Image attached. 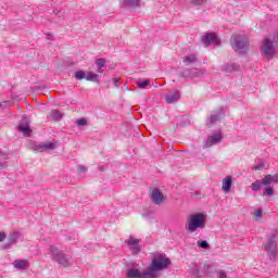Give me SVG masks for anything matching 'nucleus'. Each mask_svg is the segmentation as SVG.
<instances>
[{"instance_id":"f257e3e1","label":"nucleus","mask_w":278,"mask_h":278,"mask_svg":"<svg viewBox=\"0 0 278 278\" xmlns=\"http://www.w3.org/2000/svg\"><path fill=\"white\" fill-rule=\"evenodd\" d=\"M167 266H170V258L166 257V254H159L152 260L148 271L152 278H157L160 277V270L166 269Z\"/></svg>"},{"instance_id":"f03ea898","label":"nucleus","mask_w":278,"mask_h":278,"mask_svg":"<svg viewBox=\"0 0 278 278\" xmlns=\"http://www.w3.org/2000/svg\"><path fill=\"white\" fill-rule=\"evenodd\" d=\"M185 229L188 233H194L197 229H205V215L203 213H194L189 215Z\"/></svg>"},{"instance_id":"7ed1b4c3","label":"nucleus","mask_w":278,"mask_h":278,"mask_svg":"<svg viewBox=\"0 0 278 278\" xmlns=\"http://www.w3.org/2000/svg\"><path fill=\"white\" fill-rule=\"evenodd\" d=\"M49 251L52 262H55L60 266H63V268H70L71 256L64 254V252L60 251V249L53 245H50Z\"/></svg>"},{"instance_id":"20e7f679","label":"nucleus","mask_w":278,"mask_h":278,"mask_svg":"<svg viewBox=\"0 0 278 278\" xmlns=\"http://www.w3.org/2000/svg\"><path fill=\"white\" fill-rule=\"evenodd\" d=\"M264 249L270 260L277 258V235H273L267 244L264 245Z\"/></svg>"},{"instance_id":"39448f33","label":"nucleus","mask_w":278,"mask_h":278,"mask_svg":"<svg viewBox=\"0 0 278 278\" xmlns=\"http://www.w3.org/2000/svg\"><path fill=\"white\" fill-rule=\"evenodd\" d=\"M179 77H182L186 79H194L197 77H205V70H199L197 67L185 68L180 73Z\"/></svg>"},{"instance_id":"423d86ee","label":"nucleus","mask_w":278,"mask_h":278,"mask_svg":"<svg viewBox=\"0 0 278 278\" xmlns=\"http://www.w3.org/2000/svg\"><path fill=\"white\" fill-rule=\"evenodd\" d=\"M274 42L275 41H271L270 39L264 40L261 51L262 54L265 55V58H267V60H270V58H275V55H277V50H275Z\"/></svg>"},{"instance_id":"0eeeda50","label":"nucleus","mask_w":278,"mask_h":278,"mask_svg":"<svg viewBox=\"0 0 278 278\" xmlns=\"http://www.w3.org/2000/svg\"><path fill=\"white\" fill-rule=\"evenodd\" d=\"M28 148L31 151H38L39 153H42L43 151H53L55 149V143L53 142H36L33 141L29 143Z\"/></svg>"},{"instance_id":"6e6552de","label":"nucleus","mask_w":278,"mask_h":278,"mask_svg":"<svg viewBox=\"0 0 278 278\" xmlns=\"http://www.w3.org/2000/svg\"><path fill=\"white\" fill-rule=\"evenodd\" d=\"M230 42L233 51H242L247 49L249 45V39L242 38L240 36H232Z\"/></svg>"},{"instance_id":"1a4fd4ad","label":"nucleus","mask_w":278,"mask_h":278,"mask_svg":"<svg viewBox=\"0 0 278 278\" xmlns=\"http://www.w3.org/2000/svg\"><path fill=\"white\" fill-rule=\"evenodd\" d=\"M149 197L153 205H164V201H166L164 193L157 188H152Z\"/></svg>"},{"instance_id":"9d476101","label":"nucleus","mask_w":278,"mask_h":278,"mask_svg":"<svg viewBox=\"0 0 278 278\" xmlns=\"http://www.w3.org/2000/svg\"><path fill=\"white\" fill-rule=\"evenodd\" d=\"M127 278H152L149 269L147 268L146 271H140L138 268H130L126 274Z\"/></svg>"},{"instance_id":"9b49d317","label":"nucleus","mask_w":278,"mask_h":278,"mask_svg":"<svg viewBox=\"0 0 278 278\" xmlns=\"http://www.w3.org/2000/svg\"><path fill=\"white\" fill-rule=\"evenodd\" d=\"M201 40L205 47H210V45H220V39L216 36V33H208L203 36Z\"/></svg>"},{"instance_id":"f8f14e48","label":"nucleus","mask_w":278,"mask_h":278,"mask_svg":"<svg viewBox=\"0 0 278 278\" xmlns=\"http://www.w3.org/2000/svg\"><path fill=\"white\" fill-rule=\"evenodd\" d=\"M220 118H225V110L223 108H219V109L213 111L208 115V122L211 125H214V123H218V121H220Z\"/></svg>"},{"instance_id":"ddd939ff","label":"nucleus","mask_w":278,"mask_h":278,"mask_svg":"<svg viewBox=\"0 0 278 278\" xmlns=\"http://www.w3.org/2000/svg\"><path fill=\"white\" fill-rule=\"evenodd\" d=\"M124 242L129 247L135 255H138V253H140V240L134 237H129V239L125 240Z\"/></svg>"},{"instance_id":"4468645a","label":"nucleus","mask_w":278,"mask_h":278,"mask_svg":"<svg viewBox=\"0 0 278 278\" xmlns=\"http://www.w3.org/2000/svg\"><path fill=\"white\" fill-rule=\"evenodd\" d=\"M222 141H223V135L215 134L213 136H208V138L204 140V147L205 149H207L210 147H214V144H218Z\"/></svg>"},{"instance_id":"2eb2a0df","label":"nucleus","mask_w":278,"mask_h":278,"mask_svg":"<svg viewBox=\"0 0 278 278\" xmlns=\"http://www.w3.org/2000/svg\"><path fill=\"white\" fill-rule=\"evenodd\" d=\"M181 99V92L179 91H169V93L165 97L166 103H177Z\"/></svg>"},{"instance_id":"dca6fc26","label":"nucleus","mask_w":278,"mask_h":278,"mask_svg":"<svg viewBox=\"0 0 278 278\" xmlns=\"http://www.w3.org/2000/svg\"><path fill=\"white\" fill-rule=\"evenodd\" d=\"M18 130L24 134V136H28V134H31V128L29 127V121H27V118L22 119L18 125Z\"/></svg>"},{"instance_id":"f3484780","label":"nucleus","mask_w":278,"mask_h":278,"mask_svg":"<svg viewBox=\"0 0 278 278\" xmlns=\"http://www.w3.org/2000/svg\"><path fill=\"white\" fill-rule=\"evenodd\" d=\"M14 268L17 270H26V268H29V261L27 260H15L13 263Z\"/></svg>"},{"instance_id":"a211bd4d","label":"nucleus","mask_w":278,"mask_h":278,"mask_svg":"<svg viewBox=\"0 0 278 278\" xmlns=\"http://www.w3.org/2000/svg\"><path fill=\"white\" fill-rule=\"evenodd\" d=\"M18 238H21V232L18 231H13L9 238H8V244L5 245V249H10V247H12V244H16V242L18 241Z\"/></svg>"},{"instance_id":"6ab92c4d","label":"nucleus","mask_w":278,"mask_h":278,"mask_svg":"<svg viewBox=\"0 0 278 278\" xmlns=\"http://www.w3.org/2000/svg\"><path fill=\"white\" fill-rule=\"evenodd\" d=\"M231 184H233V177L227 176L223 179L222 188L224 192H229V190H231Z\"/></svg>"},{"instance_id":"aec40b11","label":"nucleus","mask_w":278,"mask_h":278,"mask_svg":"<svg viewBox=\"0 0 278 278\" xmlns=\"http://www.w3.org/2000/svg\"><path fill=\"white\" fill-rule=\"evenodd\" d=\"M222 68L226 73H233V71H238L240 68V65L236 63H227V64H224Z\"/></svg>"},{"instance_id":"412c9836","label":"nucleus","mask_w":278,"mask_h":278,"mask_svg":"<svg viewBox=\"0 0 278 278\" xmlns=\"http://www.w3.org/2000/svg\"><path fill=\"white\" fill-rule=\"evenodd\" d=\"M182 62L185 66H190V64H194V62H197V55L195 54L187 55L182 59Z\"/></svg>"},{"instance_id":"4be33fe9","label":"nucleus","mask_w":278,"mask_h":278,"mask_svg":"<svg viewBox=\"0 0 278 278\" xmlns=\"http://www.w3.org/2000/svg\"><path fill=\"white\" fill-rule=\"evenodd\" d=\"M123 5L126 8H138L140 7V0H124Z\"/></svg>"},{"instance_id":"5701e85b","label":"nucleus","mask_w":278,"mask_h":278,"mask_svg":"<svg viewBox=\"0 0 278 278\" xmlns=\"http://www.w3.org/2000/svg\"><path fill=\"white\" fill-rule=\"evenodd\" d=\"M50 116L52 117L53 121H62V117L64 115L58 110H52L50 113Z\"/></svg>"},{"instance_id":"b1692460","label":"nucleus","mask_w":278,"mask_h":278,"mask_svg":"<svg viewBox=\"0 0 278 278\" xmlns=\"http://www.w3.org/2000/svg\"><path fill=\"white\" fill-rule=\"evenodd\" d=\"M86 80L87 81H99V75L92 73V72H88L87 76H86Z\"/></svg>"},{"instance_id":"393cba45","label":"nucleus","mask_w":278,"mask_h":278,"mask_svg":"<svg viewBox=\"0 0 278 278\" xmlns=\"http://www.w3.org/2000/svg\"><path fill=\"white\" fill-rule=\"evenodd\" d=\"M273 175H267L265 176L262 181H261V185L263 186H270V184H273Z\"/></svg>"},{"instance_id":"a878e982","label":"nucleus","mask_w":278,"mask_h":278,"mask_svg":"<svg viewBox=\"0 0 278 278\" xmlns=\"http://www.w3.org/2000/svg\"><path fill=\"white\" fill-rule=\"evenodd\" d=\"M87 77V74L86 72L79 70V71H76L75 73V79H78V80H81V79H86Z\"/></svg>"},{"instance_id":"bb28decb","label":"nucleus","mask_w":278,"mask_h":278,"mask_svg":"<svg viewBox=\"0 0 278 278\" xmlns=\"http://www.w3.org/2000/svg\"><path fill=\"white\" fill-rule=\"evenodd\" d=\"M137 85H138V88H140L141 90H144V88H147V86H151V80L146 79L143 81H139Z\"/></svg>"},{"instance_id":"cd10ccee","label":"nucleus","mask_w":278,"mask_h":278,"mask_svg":"<svg viewBox=\"0 0 278 278\" xmlns=\"http://www.w3.org/2000/svg\"><path fill=\"white\" fill-rule=\"evenodd\" d=\"M264 168H266V163H264V161H260L253 166V170H264Z\"/></svg>"},{"instance_id":"c85d7f7f","label":"nucleus","mask_w":278,"mask_h":278,"mask_svg":"<svg viewBox=\"0 0 278 278\" xmlns=\"http://www.w3.org/2000/svg\"><path fill=\"white\" fill-rule=\"evenodd\" d=\"M251 188L254 192H258V190L262 188V182L255 181L251 185Z\"/></svg>"},{"instance_id":"c756f323","label":"nucleus","mask_w":278,"mask_h":278,"mask_svg":"<svg viewBox=\"0 0 278 278\" xmlns=\"http://www.w3.org/2000/svg\"><path fill=\"white\" fill-rule=\"evenodd\" d=\"M76 125L78 127H86V125H88V121L86 118H80L76 121Z\"/></svg>"},{"instance_id":"7c9ffc66","label":"nucleus","mask_w":278,"mask_h":278,"mask_svg":"<svg viewBox=\"0 0 278 278\" xmlns=\"http://www.w3.org/2000/svg\"><path fill=\"white\" fill-rule=\"evenodd\" d=\"M273 194H275V190L270 187H266L265 191H264V195L265 197H273Z\"/></svg>"},{"instance_id":"2f4dec72","label":"nucleus","mask_w":278,"mask_h":278,"mask_svg":"<svg viewBox=\"0 0 278 278\" xmlns=\"http://www.w3.org/2000/svg\"><path fill=\"white\" fill-rule=\"evenodd\" d=\"M96 66H98V68H103V66H105V59H97Z\"/></svg>"},{"instance_id":"473e14b6","label":"nucleus","mask_w":278,"mask_h":278,"mask_svg":"<svg viewBox=\"0 0 278 278\" xmlns=\"http://www.w3.org/2000/svg\"><path fill=\"white\" fill-rule=\"evenodd\" d=\"M198 247H200V249H210V243H207L205 240L198 241Z\"/></svg>"},{"instance_id":"72a5a7b5","label":"nucleus","mask_w":278,"mask_h":278,"mask_svg":"<svg viewBox=\"0 0 278 278\" xmlns=\"http://www.w3.org/2000/svg\"><path fill=\"white\" fill-rule=\"evenodd\" d=\"M192 5H203V3H207V0H191Z\"/></svg>"},{"instance_id":"f704fd0d","label":"nucleus","mask_w":278,"mask_h":278,"mask_svg":"<svg viewBox=\"0 0 278 278\" xmlns=\"http://www.w3.org/2000/svg\"><path fill=\"white\" fill-rule=\"evenodd\" d=\"M254 216H255V220H257L258 218H262L263 216L262 208H257L256 212L254 213Z\"/></svg>"},{"instance_id":"c9c22d12","label":"nucleus","mask_w":278,"mask_h":278,"mask_svg":"<svg viewBox=\"0 0 278 278\" xmlns=\"http://www.w3.org/2000/svg\"><path fill=\"white\" fill-rule=\"evenodd\" d=\"M192 276L194 278H199L200 277V275H199V266L194 265L193 270H192Z\"/></svg>"},{"instance_id":"e433bc0d","label":"nucleus","mask_w":278,"mask_h":278,"mask_svg":"<svg viewBox=\"0 0 278 278\" xmlns=\"http://www.w3.org/2000/svg\"><path fill=\"white\" fill-rule=\"evenodd\" d=\"M0 108H12V101H4L0 103Z\"/></svg>"},{"instance_id":"4c0bfd02","label":"nucleus","mask_w":278,"mask_h":278,"mask_svg":"<svg viewBox=\"0 0 278 278\" xmlns=\"http://www.w3.org/2000/svg\"><path fill=\"white\" fill-rule=\"evenodd\" d=\"M77 168L78 173H88V168L84 165H78Z\"/></svg>"},{"instance_id":"58836bf2","label":"nucleus","mask_w":278,"mask_h":278,"mask_svg":"<svg viewBox=\"0 0 278 278\" xmlns=\"http://www.w3.org/2000/svg\"><path fill=\"white\" fill-rule=\"evenodd\" d=\"M218 278H227V271L220 270Z\"/></svg>"},{"instance_id":"ea45409f","label":"nucleus","mask_w":278,"mask_h":278,"mask_svg":"<svg viewBox=\"0 0 278 278\" xmlns=\"http://www.w3.org/2000/svg\"><path fill=\"white\" fill-rule=\"evenodd\" d=\"M271 179L274 184H278V174L271 175Z\"/></svg>"},{"instance_id":"a19ab883","label":"nucleus","mask_w":278,"mask_h":278,"mask_svg":"<svg viewBox=\"0 0 278 278\" xmlns=\"http://www.w3.org/2000/svg\"><path fill=\"white\" fill-rule=\"evenodd\" d=\"M118 81H119L118 78H113V84L115 88H118Z\"/></svg>"},{"instance_id":"79ce46f5","label":"nucleus","mask_w":278,"mask_h":278,"mask_svg":"<svg viewBox=\"0 0 278 278\" xmlns=\"http://www.w3.org/2000/svg\"><path fill=\"white\" fill-rule=\"evenodd\" d=\"M5 240V232H0V242H3Z\"/></svg>"},{"instance_id":"37998d69","label":"nucleus","mask_w":278,"mask_h":278,"mask_svg":"<svg viewBox=\"0 0 278 278\" xmlns=\"http://www.w3.org/2000/svg\"><path fill=\"white\" fill-rule=\"evenodd\" d=\"M274 42H275L276 45H278V30H277V33L274 35Z\"/></svg>"},{"instance_id":"c03bdc74","label":"nucleus","mask_w":278,"mask_h":278,"mask_svg":"<svg viewBox=\"0 0 278 278\" xmlns=\"http://www.w3.org/2000/svg\"><path fill=\"white\" fill-rule=\"evenodd\" d=\"M0 157H5V152H3L2 150H0Z\"/></svg>"},{"instance_id":"a18cd8bd","label":"nucleus","mask_w":278,"mask_h":278,"mask_svg":"<svg viewBox=\"0 0 278 278\" xmlns=\"http://www.w3.org/2000/svg\"><path fill=\"white\" fill-rule=\"evenodd\" d=\"M98 73H103V67H98Z\"/></svg>"},{"instance_id":"49530a36","label":"nucleus","mask_w":278,"mask_h":278,"mask_svg":"<svg viewBox=\"0 0 278 278\" xmlns=\"http://www.w3.org/2000/svg\"><path fill=\"white\" fill-rule=\"evenodd\" d=\"M5 166V163H0V168H3Z\"/></svg>"},{"instance_id":"de8ad7c7","label":"nucleus","mask_w":278,"mask_h":278,"mask_svg":"<svg viewBox=\"0 0 278 278\" xmlns=\"http://www.w3.org/2000/svg\"><path fill=\"white\" fill-rule=\"evenodd\" d=\"M12 99H15V100H17V99H18V96L12 97Z\"/></svg>"}]
</instances>
